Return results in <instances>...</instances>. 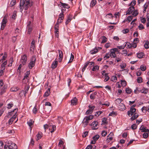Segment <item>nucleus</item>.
Returning a JSON list of instances; mask_svg holds the SVG:
<instances>
[{
	"mask_svg": "<svg viewBox=\"0 0 149 149\" xmlns=\"http://www.w3.org/2000/svg\"><path fill=\"white\" fill-rule=\"evenodd\" d=\"M86 63H88V66L89 65V66L91 67L93 66L94 65V63L92 62H89L88 61L86 62Z\"/></svg>",
	"mask_w": 149,
	"mask_h": 149,
	"instance_id": "nucleus-39",
	"label": "nucleus"
},
{
	"mask_svg": "<svg viewBox=\"0 0 149 149\" xmlns=\"http://www.w3.org/2000/svg\"><path fill=\"white\" fill-rule=\"evenodd\" d=\"M103 112L102 111H99L98 112H96L95 116L97 117H98Z\"/></svg>",
	"mask_w": 149,
	"mask_h": 149,
	"instance_id": "nucleus-56",
	"label": "nucleus"
},
{
	"mask_svg": "<svg viewBox=\"0 0 149 149\" xmlns=\"http://www.w3.org/2000/svg\"><path fill=\"white\" fill-rule=\"evenodd\" d=\"M33 3L31 2H30L29 0H27L26 3L24 6V8L25 10H27L29 6H31L32 5Z\"/></svg>",
	"mask_w": 149,
	"mask_h": 149,
	"instance_id": "nucleus-6",
	"label": "nucleus"
},
{
	"mask_svg": "<svg viewBox=\"0 0 149 149\" xmlns=\"http://www.w3.org/2000/svg\"><path fill=\"white\" fill-rule=\"evenodd\" d=\"M104 78H105L104 80V82L107 81L109 79V77L107 75V73H105L104 75Z\"/></svg>",
	"mask_w": 149,
	"mask_h": 149,
	"instance_id": "nucleus-29",
	"label": "nucleus"
},
{
	"mask_svg": "<svg viewBox=\"0 0 149 149\" xmlns=\"http://www.w3.org/2000/svg\"><path fill=\"white\" fill-rule=\"evenodd\" d=\"M17 12L16 11H14L13 13V15H12V18L14 19H15L16 18V17L17 15Z\"/></svg>",
	"mask_w": 149,
	"mask_h": 149,
	"instance_id": "nucleus-41",
	"label": "nucleus"
},
{
	"mask_svg": "<svg viewBox=\"0 0 149 149\" xmlns=\"http://www.w3.org/2000/svg\"><path fill=\"white\" fill-rule=\"evenodd\" d=\"M110 57V54L108 53H107L105 56L104 57V60H106L109 58Z\"/></svg>",
	"mask_w": 149,
	"mask_h": 149,
	"instance_id": "nucleus-50",
	"label": "nucleus"
},
{
	"mask_svg": "<svg viewBox=\"0 0 149 149\" xmlns=\"http://www.w3.org/2000/svg\"><path fill=\"white\" fill-rule=\"evenodd\" d=\"M90 125L92 127L93 130H96L98 128V122L96 121H94Z\"/></svg>",
	"mask_w": 149,
	"mask_h": 149,
	"instance_id": "nucleus-3",
	"label": "nucleus"
},
{
	"mask_svg": "<svg viewBox=\"0 0 149 149\" xmlns=\"http://www.w3.org/2000/svg\"><path fill=\"white\" fill-rule=\"evenodd\" d=\"M92 111L90 110V109L87 110L86 112V114L88 115L91 113L92 112Z\"/></svg>",
	"mask_w": 149,
	"mask_h": 149,
	"instance_id": "nucleus-63",
	"label": "nucleus"
},
{
	"mask_svg": "<svg viewBox=\"0 0 149 149\" xmlns=\"http://www.w3.org/2000/svg\"><path fill=\"white\" fill-rule=\"evenodd\" d=\"M111 80L113 82H116L117 80V78L116 76H113L111 78Z\"/></svg>",
	"mask_w": 149,
	"mask_h": 149,
	"instance_id": "nucleus-35",
	"label": "nucleus"
},
{
	"mask_svg": "<svg viewBox=\"0 0 149 149\" xmlns=\"http://www.w3.org/2000/svg\"><path fill=\"white\" fill-rule=\"evenodd\" d=\"M74 56L73 55H72V53H71L70 59L69 62H68V63L72 62L74 58Z\"/></svg>",
	"mask_w": 149,
	"mask_h": 149,
	"instance_id": "nucleus-43",
	"label": "nucleus"
},
{
	"mask_svg": "<svg viewBox=\"0 0 149 149\" xmlns=\"http://www.w3.org/2000/svg\"><path fill=\"white\" fill-rule=\"evenodd\" d=\"M1 68L0 70V76L3 75L4 70H5V68L1 67Z\"/></svg>",
	"mask_w": 149,
	"mask_h": 149,
	"instance_id": "nucleus-30",
	"label": "nucleus"
},
{
	"mask_svg": "<svg viewBox=\"0 0 149 149\" xmlns=\"http://www.w3.org/2000/svg\"><path fill=\"white\" fill-rule=\"evenodd\" d=\"M8 145L10 149H17V145L14 143H8Z\"/></svg>",
	"mask_w": 149,
	"mask_h": 149,
	"instance_id": "nucleus-9",
	"label": "nucleus"
},
{
	"mask_svg": "<svg viewBox=\"0 0 149 149\" xmlns=\"http://www.w3.org/2000/svg\"><path fill=\"white\" fill-rule=\"evenodd\" d=\"M144 47L146 49L149 48V42L148 40L144 41Z\"/></svg>",
	"mask_w": 149,
	"mask_h": 149,
	"instance_id": "nucleus-19",
	"label": "nucleus"
},
{
	"mask_svg": "<svg viewBox=\"0 0 149 149\" xmlns=\"http://www.w3.org/2000/svg\"><path fill=\"white\" fill-rule=\"evenodd\" d=\"M52 130L50 131L51 133H52L56 130V126L54 125H53L52 127Z\"/></svg>",
	"mask_w": 149,
	"mask_h": 149,
	"instance_id": "nucleus-54",
	"label": "nucleus"
},
{
	"mask_svg": "<svg viewBox=\"0 0 149 149\" xmlns=\"http://www.w3.org/2000/svg\"><path fill=\"white\" fill-rule=\"evenodd\" d=\"M141 111L143 113H145L146 112V111H147V107H143L142 108H141Z\"/></svg>",
	"mask_w": 149,
	"mask_h": 149,
	"instance_id": "nucleus-49",
	"label": "nucleus"
},
{
	"mask_svg": "<svg viewBox=\"0 0 149 149\" xmlns=\"http://www.w3.org/2000/svg\"><path fill=\"white\" fill-rule=\"evenodd\" d=\"M134 7L132 6H131L128 8V10L126 12V15H130L134 10Z\"/></svg>",
	"mask_w": 149,
	"mask_h": 149,
	"instance_id": "nucleus-8",
	"label": "nucleus"
},
{
	"mask_svg": "<svg viewBox=\"0 0 149 149\" xmlns=\"http://www.w3.org/2000/svg\"><path fill=\"white\" fill-rule=\"evenodd\" d=\"M137 127V126L135 124H133L131 126V128L133 130L136 129Z\"/></svg>",
	"mask_w": 149,
	"mask_h": 149,
	"instance_id": "nucleus-61",
	"label": "nucleus"
},
{
	"mask_svg": "<svg viewBox=\"0 0 149 149\" xmlns=\"http://www.w3.org/2000/svg\"><path fill=\"white\" fill-rule=\"evenodd\" d=\"M138 91H140V93L144 94H146L148 92V89L143 87L142 89L139 88V89Z\"/></svg>",
	"mask_w": 149,
	"mask_h": 149,
	"instance_id": "nucleus-7",
	"label": "nucleus"
},
{
	"mask_svg": "<svg viewBox=\"0 0 149 149\" xmlns=\"http://www.w3.org/2000/svg\"><path fill=\"white\" fill-rule=\"evenodd\" d=\"M29 86H27L25 88V93L24 95L25 96L26 94H27L28 92L29 89Z\"/></svg>",
	"mask_w": 149,
	"mask_h": 149,
	"instance_id": "nucleus-51",
	"label": "nucleus"
},
{
	"mask_svg": "<svg viewBox=\"0 0 149 149\" xmlns=\"http://www.w3.org/2000/svg\"><path fill=\"white\" fill-rule=\"evenodd\" d=\"M144 55V54L142 52H140L137 54V57L139 58H143Z\"/></svg>",
	"mask_w": 149,
	"mask_h": 149,
	"instance_id": "nucleus-26",
	"label": "nucleus"
},
{
	"mask_svg": "<svg viewBox=\"0 0 149 149\" xmlns=\"http://www.w3.org/2000/svg\"><path fill=\"white\" fill-rule=\"evenodd\" d=\"M125 47H126L128 48H130L132 47V45L131 44L128 42H127L124 45Z\"/></svg>",
	"mask_w": 149,
	"mask_h": 149,
	"instance_id": "nucleus-36",
	"label": "nucleus"
},
{
	"mask_svg": "<svg viewBox=\"0 0 149 149\" xmlns=\"http://www.w3.org/2000/svg\"><path fill=\"white\" fill-rule=\"evenodd\" d=\"M27 124L29 126L31 127V126L33 125V122L32 120H30L27 122Z\"/></svg>",
	"mask_w": 149,
	"mask_h": 149,
	"instance_id": "nucleus-40",
	"label": "nucleus"
},
{
	"mask_svg": "<svg viewBox=\"0 0 149 149\" xmlns=\"http://www.w3.org/2000/svg\"><path fill=\"white\" fill-rule=\"evenodd\" d=\"M139 116V115L137 113H135L134 114L133 116L130 119L132 120H134L136 118Z\"/></svg>",
	"mask_w": 149,
	"mask_h": 149,
	"instance_id": "nucleus-22",
	"label": "nucleus"
},
{
	"mask_svg": "<svg viewBox=\"0 0 149 149\" xmlns=\"http://www.w3.org/2000/svg\"><path fill=\"white\" fill-rule=\"evenodd\" d=\"M27 59V56L26 55H24L22 57L21 61L23 65H24L25 64V63L26 62Z\"/></svg>",
	"mask_w": 149,
	"mask_h": 149,
	"instance_id": "nucleus-10",
	"label": "nucleus"
},
{
	"mask_svg": "<svg viewBox=\"0 0 149 149\" xmlns=\"http://www.w3.org/2000/svg\"><path fill=\"white\" fill-rule=\"evenodd\" d=\"M132 19V16H128L126 19V21H128V22H130Z\"/></svg>",
	"mask_w": 149,
	"mask_h": 149,
	"instance_id": "nucleus-55",
	"label": "nucleus"
},
{
	"mask_svg": "<svg viewBox=\"0 0 149 149\" xmlns=\"http://www.w3.org/2000/svg\"><path fill=\"white\" fill-rule=\"evenodd\" d=\"M113 135V133L111 132L110 134H109V135L107 136V141L108 142H109L111 140L113 139V138L112 137H110V136H112Z\"/></svg>",
	"mask_w": 149,
	"mask_h": 149,
	"instance_id": "nucleus-17",
	"label": "nucleus"
},
{
	"mask_svg": "<svg viewBox=\"0 0 149 149\" xmlns=\"http://www.w3.org/2000/svg\"><path fill=\"white\" fill-rule=\"evenodd\" d=\"M7 57V54L6 53H5L4 54V55L3 56L1 60L0 61V62L2 63L3 60L6 59V58Z\"/></svg>",
	"mask_w": 149,
	"mask_h": 149,
	"instance_id": "nucleus-27",
	"label": "nucleus"
},
{
	"mask_svg": "<svg viewBox=\"0 0 149 149\" xmlns=\"http://www.w3.org/2000/svg\"><path fill=\"white\" fill-rule=\"evenodd\" d=\"M138 13L137 12V10H134L133 11V12L132 14V15L133 16H136L137 15H138Z\"/></svg>",
	"mask_w": 149,
	"mask_h": 149,
	"instance_id": "nucleus-53",
	"label": "nucleus"
},
{
	"mask_svg": "<svg viewBox=\"0 0 149 149\" xmlns=\"http://www.w3.org/2000/svg\"><path fill=\"white\" fill-rule=\"evenodd\" d=\"M106 17L107 18H110L113 17V15L112 14L109 13L107 14L106 15Z\"/></svg>",
	"mask_w": 149,
	"mask_h": 149,
	"instance_id": "nucleus-57",
	"label": "nucleus"
},
{
	"mask_svg": "<svg viewBox=\"0 0 149 149\" xmlns=\"http://www.w3.org/2000/svg\"><path fill=\"white\" fill-rule=\"evenodd\" d=\"M121 83L122 86L123 87L125 86L126 85V82L125 81L122 80L121 81Z\"/></svg>",
	"mask_w": 149,
	"mask_h": 149,
	"instance_id": "nucleus-44",
	"label": "nucleus"
},
{
	"mask_svg": "<svg viewBox=\"0 0 149 149\" xmlns=\"http://www.w3.org/2000/svg\"><path fill=\"white\" fill-rule=\"evenodd\" d=\"M138 28L140 30H142L144 28L143 25L141 24H140L138 26Z\"/></svg>",
	"mask_w": 149,
	"mask_h": 149,
	"instance_id": "nucleus-62",
	"label": "nucleus"
},
{
	"mask_svg": "<svg viewBox=\"0 0 149 149\" xmlns=\"http://www.w3.org/2000/svg\"><path fill=\"white\" fill-rule=\"evenodd\" d=\"M139 129L141 130L142 132H148L149 131L148 129H146V127L143 125L141 126Z\"/></svg>",
	"mask_w": 149,
	"mask_h": 149,
	"instance_id": "nucleus-12",
	"label": "nucleus"
},
{
	"mask_svg": "<svg viewBox=\"0 0 149 149\" xmlns=\"http://www.w3.org/2000/svg\"><path fill=\"white\" fill-rule=\"evenodd\" d=\"M36 61V58L35 56H33L31 60V61L29 64V68L31 69L35 65V61Z\"/></svg>",
	"mask_w": 149,
	"mask_h": 149,
	"instance_id": "nucleus-2",
	"label": "nucleus"
},
{
	"mask_svg": "<svg viewBox=\"0 0 149 149\" xmlns=\"http://www.w3.org/2000/svg\"><path fill=\"white\" fill-rule=\"evenodd\" d=\"M35 41L34 40H33L31 42V46L30 47V50L31 51H33L34 49V48L35 47Z\"/></svg>",
	"mask_w": 149,
	"mask_h": 149,
	"instance_id": "nucleus-15",
	"label": "nucleus"
},
{
	"mask_svg": "<svg viewBox=\"0 0 149 149\" xmlns=\"http://www.w3.org/2000/svg\"><path fill=\"white\" fill-rule=\"evenodd\" d=\"M58 63V61H54L52 65V68L53 69H54L56 67Z\"/></svg>",
	"mask_w": 149,
	"mask_h": 149,
	"instance_id": "nucleus-18",
	"label": "nucleus"
},
{
	"mask_svg": "<svg viewBox=\"0 0 149 149\" xmlns=\"http://www.w3.org/2000/svg\"><path fill=\"white\" fill-rule=\"evenodd\" d=\"M50 92V89L49 88H48L47 91L45 93L44 95V97H47L49 96V94Z\"/></svg>",
	"mask_w": 149,
	"mask_h": 149,
	"instance_id": "nucleus-28",
	"label": "nucleus"
},
{
	"mask_svg": "<svg viewBox=\"0 0 149 149\" xmlns=\"http://www.w3.org/2000/svg\"><path fill=\"white\" fill-rule=\"evenodd\" d=\"M6 89V87L5 86H4L1 89L0 92L1 95H2L4 94V93L5 92Z\"/></svg>",
	"mask_w": 149,
	"mask_h": 149,
	"instance_id": "nucleus-21",
	"label": "nucleus"
},
{
	"mask_svg": "<svg viewBox=\"0 0 149 149\" xmlns=\"http://www.w3.org/2000/svg\"><path fill=\"white\" fill-rule=\"evenodd\" d=\"M140 69L141 70L143 71H144L146 70V66L143 65H141L140 66Z\"/></svg>",
	"mask_w": 149,
	"mask_h": 149,
	"instance_id": "nucleus-38",
	"label": "nucleus"
},
{
	"mask_svg": "<svg viewBox=\"0 0 149 149\" xmlns=\"http://www.w3.org/2000/svg\"><path fill=\"white\" fill-rule=\"evenodd\" d=\"M126 93L127 94H130L132 92V90L129 88H127L125 90Z\"/></svg>",
	"mask_w": 149,
	"mask_h": 149,
	"instance_id": "nucleus-46",
	"label": "nucleus"
},
{
	"mask_svg": "<svg viewBox=\"0 0 149 149\" xmlns=\"http://www.w3.org/2000/svg\"><path fill=\"white\" fill-rule=\"evenodd\" d=\"M5 109V107H3L1 110H0V116H1Z\"/></svg>",
	"mask_w": 149,
	"mask_h": 149,
	"instance_id": "nucleus-42",
	"label": "nucleus"
},
{
	"mask_svg": "<svg viewBox=\"0 0 149 149\" xmlns=\"http://www.w3.org/2000/svg\"><path fill=\"white\" fill-rule=\"evenodd\" d=\"M99 137L100 136L99 135L96 134L93 137V140L96 141L99 139Z\"/></svg>",
	"mask_w": 149,
	"mask_h": 149,
	"instance_id": "nucleus-34",
	"label": "nucleus"
},
{
	"mask_svg": "<svg viewBox=\"0 0 149 149\" xmlns=\"http://www.w3.org/2000/svg\"><path fill=\"white\" fill-rule=\"evenodd\" d=\"M122 101V99L120 98H118L116 100L115 102L116 104H120L121 102Z\"/></svg>",
	"mask_w": 149,
	"mask_h": 149,
	"instance_id": "nucleus-33",
	"label": "nucleus"
},
{
	"mask_svg": "<svg viewBox=\"0 0 149 149\" xmlns=\"http://www.w3.org/2000/svg\"><path fill=\"white\" fill-rule=\"evenodd\" d=\"M99 69V67L97 66H94L92 68V70L93 71H96L97 70H98Z\"/></svg>",
	"mask_w": 149,
	"mask_h": 149,
	"instance_id": "nucleus-60",
	"label": "nucleus"
},
{
	"mask_svg": "<svg viewBox=\"0 0 149 149\" xmlns=\"http://www.w3.org/2000/svg\"><path fill=\"white\" fill-rule=\"evenodd\" d=\"M137 81L138 83H140L142 82V79L141 77H138Z\"/></svg>",
	"mask_w": 149,
	"mask_h": 149,
	"instance_id": "nucleus-48",
	"label": "nucleus"
},
{
	"mask_svg": "<svg viewBox=\"0 0 149 149\" xmlns=\"http://www.w3.org/2000/svg\"><path fill=\"white\" fill-rule=\"evenodd\" d=\"M72 16H68L67 17V19L66 21L65 24H67L68 23L70 22L72 19Z\"/></svg>",
	"mask_w": 149,
	"mask_h": 149,
	"instance_id": "nucleus-23",
	"label": "nucleus"
},
{
	"mask_svg": "<svg viewBox=\"0 0 149 149\" xmlns=\"http://www.w3.org/2000/svg\"><path fill=\"white\" fill-rule=\"evenodd\" d=\"M96 0H93L91 3L90 6L93 7L96 4Z\"/></svg>",
	"mask_w": 149,
	"mask_h": 149,
	"instance_id": "nucleus-37",
	"label": "nucleus"
},
{
	"mask_svg": "<svg viewBox=\"0 0 149 149\" xmlns=\"http://www.w3.org/2000/svg\"><path fill=\"white\" fill-rule=\"evenodd\" d=\"M7 22V19L6 18V16H5L2 22L1 23V30H3L6 26V25Z\"/></svg>",
	"mask_w": 149,
	"mask_h": 149,
	"instance_id": "nucleus-4",
	"label": "nucleus"
},
{
	"mask_svg": "<svg viewBox=\"0 0 149 149\" xmlns=\"http://www.w3.org/2000/svg\"><path fill=\"white\" fill-rule=\"evenodd\" d=\"M98 52V49L97 48H95L91 50L90 52L91 54H93L97 53Z\"/></svg>",
	"mask_w": 149,
	"mask_h": 149,
	"instance_id": "nucleus-24",
	"label": "nucleus"
},
{
	"mask_svg": "<svg viewBox=\"0 0 149 149\" xmlns=\"http://www.w3.org/2000/svg\"><path fill=\"white\" fill-rule=\"evenodd\" d=\"M26 1V0H20V6H23L24 5L25 2Z\"/></svg>",
	"mask_w": 149,
	"mask_h": 149,
	"instance_id": "nucleus-52",
	"label": "nucleus"
},
{
	"mask_svg": "<svg viewBox=\"0 0 149 149\" xmlns=\"http://www.w3.org/2000/svg\"><path fill=\"white\" fill-rule=\"evenodd\" d=\"M136 109L135 108H130V110L127 112V114L130 116L132 115L133 113L135 112Z\"/></svg>",
	"mask_w": 149,
	"mask_h": 149,
	"instance_id": "nucleus-11",
	"label": "nucleus"
},
{
	"mask_svg": "<svg viewBox=\"0 0 149 149\" xmlns=\"http://www.w3.org/2000/svg\"><path fill=\"white\" fill-rule=\"evenodd\" d=\"M87 119L89 120H92L93 118V115H90L89 116H88L86 117Z\"/></svg>",
	"mask_w": 149,
	"mask_h": 149,
	"instance_id": "nucleus-64",
	"label": "nucleus"
},
{
	"mask_svg": "<svg viewBox=\"0 0 149 149\" xmlns=\"http://www.w3.org/2000/svg\"><path fill=\"white\" fill-rule=\"evenodd\" d=\"M27 29L28 31V33L30 34L32 30V28L31 26H27Z\"/></svg>",
	"mask_w": 149,
	"mask_h": 149,
	"instance_id": "nucleus-32",
	"label": "nucleus"
},
{
	"mask_svg": "<svg viewBox=\"0 0 149 149\" xmlns=\"http://www.w3.org/2000/svg\"><path fill=\"white\" fill-rule=\"evenodd\" d=\"M55 31H54L55 37H58V24L56 23L54 26Z\"/></svg>",
	"mask_w": 149,
	"mask_h": 149,
	"instance_id": "nucleus-5",
	"label": "nucleus"
},
{
	"mask_svg": "<svg viewBox=\"0 0 149 149\" xmlns=\"http://www.w3.org/2000/svg\"><path fill=\"white\" fill-rule=\"evenodd\" d=\"M59 54V62H60L62 60L63 57V54L62 51L60 50H58Z\"/></svg>",
	"mask_w": 149,
	"mask_h": 149,
	"instance_id": "nucleus-16",
	"label": "nucleus"
},
{
	"mask_svg": "<svg viewBox=\"0 0 149 149\" xmlns=\"http://www.w3.org/2000/svg\"><path fill=\"white\" fill-rule=\"evenodd\" d=\"M110 54V57L111 58H115L116 56V54L115 53L113 52H111Z\"/></svg>",
	"mask_w": 149,
	"mask_h": 149,
	"instance_id": "nucleus-45",
	"label": "nucleus"
},
{
	"mask_svg": "<svg viewBox=\"0 0 149 149\" xmlns=\"http://www.w3.org/2000/svg\"><path fill=\"white\" fill-rule=\"evenodd\" d=\"M77 100L75 97L72 99L71 101V105H76L77 104Z\"/></svg>",
	"mask_w": 149,
	"mask_h": 149,
	"instance_id": "nucleus-14",
	"label": "nucleus"
},
{
	"mask_svg": "<svg viewBox=\"0 0 149 149\" xmlns=\"http://www.w3.org/2000/svg\"><path fill=\"white\" fill-rule=\"evenodd\" d=\"M29 74L30 72H26V74L25 76L24 77V78H23V80H24L26 79H27V78L28 77Z\"/></svg>",
	"mask_w": 149,
	"mask_h": 149,
	"instance_id": "nucleus-58",
	"label": "nucleus"
},
{
	"mask_svg": "<svg viewBox=\"0 0 149 149\" xmlns=\"http://www.w3.org/2000/svg\"><path fill=\"white\" fill-rule=\"evenodd\" d=\"M126 65L125 63H124L122 64H121L120 65V66L121 68L122 69H124L126 67Z\"/></svg>",
	"mask_w": 149,
	"mask_h": 149,
	"instance_id": "nucleus-59",
	"label": "nucleus"
},
{
	"mask_svg": "<svg viewBox=\"0 0 149 149\" xmlns=\"http://www.w3.org/2000/svg\"><path fill=\"white\" fill-rule=\"evenodd\" d=\"M42 136V134L41 132H39L38 134L37 135V138L36 139V140L38 141L40 139Z\"/></svg>",
	"mask_w": 149,
	"mask_h": 149,
	"instance_id": "nucleus-25",
	"label": "nucleus"
},
{
	"mask_svg": "<svg viewBox=\"0 0 149 149\" xmlns=\"http://www.w3.org/2000/svg\"><path fill=\"white\" fill-rule=\"evenodd\" d=\"M59 5H60V6H62L63 7L62 8H70V6L69 5L65 3H61V4H60Z\"/></svg>",
	"mask_w": 149,
	"mask_h": 149,
	"instance_id": "nucleus-20",
	"label": "nucleus"
},
{
	"mask_svg": "<svg viewBox=\"0 0 149 149\" xmlns=\"http://www.w3.org/2000/svg\"><path fill=\"white\" fill-rule=\"evenodd\" d=\"M17 109H15L13 111L8 113V115H11L13 114V113H14V115H13V116L8 121V123L9 125L11 124L15 119L16 118L17 115H16V114L17 112Z\"/></svg>",
	"mask_w": 149,
	"mask_h": 149,
	"instance_id": "nucleus-1",
	"label": "nucleus"
},
{
	"mask_svg": "<svg viewBox=\"0 0 149 149\" xmlns=\"http://www.w3.org/2000/svg\"><path fill=\"white\" fill-rule=\"evenodd\" d=\"M15 0H12L10 2V6H14L16 3Z\"/></svg>",
	"mask_w": 149,
	"mask_h": 149,
	"instance_id": "nucleus-47",
	"label": "nucleus"
},
{
	"mask_svg": "<svg viewBox=\"0 0 149 149\" xmlns=\"http://www.w3.org/2000/svg\"><path fill=\"white\" fill-rule=\"evenodd\" d=\"M118 108L121 111H123L125 109V107L123 103H120L118 106Z\"/></svg>",
	"mask_w": 149,
	"mask_h": 149,
	"instance_id": "nucleus-13",
	"label": "nucleus"
},
{
	"mask_svg": "<svg viewBox=\"0 0 149 149\" xmlns=\"http://www.w3.org/2000/svg\"><path fill=\"white\" fill-rule=\"evenodd\" d=\"M63 10H64V9H63V8H62L61 11H62V12L59 14V18H60L61 19H63L64 17L63 13Z\"/></svg>",
	"mask_w": 149,
	"mask_h": 149,
	"instance_id": "nucleus-31",
	"label": "nucleus"
}]
</instances>
